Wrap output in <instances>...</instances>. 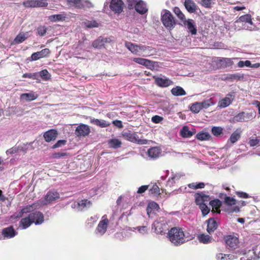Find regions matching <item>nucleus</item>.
<instances>
[{
	"mask_svg": "<svg viewBox=\"0 0 260 260\" xmlns=\"http://www.w3.org/2000/svg\"><path fill=\"white\" fill-rule=\"evenodd\" d=\"M200 104L201 105V108L202 109L203 108H208L211 105H213V103L210 100H209L200 103Z\"/></svg>",
	"mask_w": 260,
	"mask_h": 260,
	"instance_id": "obj_59",
	"label": "nucleus"
},
{
	"mask_svg": "<svg viewBox=\"0 0 260 260\" xmlns=\"http://www.w3.org/2000/svg\"><path fill=\"white\" fill-rule=\"evenodd\" d=\"M136 229L138 230L140 233L143 235L146 234L148 232L147 228L145 226H138L136 228Z\"/></svg>",
	"mask_w": 260,
	"mask_h": 260,
	"instance_id": "obj_63",
	"label": "nucleus"
},
{
	"mask_svg": "<svg viewBox=\"0 0 260 260\" xmlns=\"http://www.w3.org/2000/svg\"><path fill=\"white\" fill-rule=\"evenodd\" d=\"M59 198V194L57 191H49L45 197L44 201H40L41 206L51 203Z\"/></svg>",
	"mask_w": 260,
	"mask_h": 260,
	"instance_id": "obj_8",
	"label": "nucleus"
},
{
	"mask_svg": "<svg viewBox=\"0 0 260 260\" xmlns=\"http://www.w3.org/2000/svg\"><path fill=\"white\" fill-rule=\"evenodd\" d=\"M37 98V96L34 93H24L21 94L20 99L21 101L30 102L35 100Z\"/></svg>",
	"mask_w": 260,
	"mask_h": 260,
	"instance_id": "obj_29",
	"label": "nucleus"
},
{
	"mask_svg": "<svg viewBox=\"0 0 260 260\" xmlns=\"http://www.w3.org/2000/svg\"><path fill=\"white\" fill-rule=\"evenodd\" d=\"M152 229H154L156 233L162 235L168 230V226L163 221H155L152 224Z\"/></svg>",
	"mask_w": 260,
	"mask_h": 260,
	"instance_id": "obj_7",
	"label": "nucleus"
},
{
	"mask_svg": "<svg viewBox=\"0 0 260 260\" xmlns=\"http://www.w3.org/2000/svg\"><path fill=\"white\" fill-rule=\"evenodd\" d=\"M41 206H42L40 202L35 203L31 205L27 206L23 208L17 215H14V218L20 217L22 216L23 213H31V212L32 213L35 209L40 208Z\"/></svg>",
	"mask_w": 260,
	"mask_h": 260,
	"instance_id": "obj_9",
	"label": "nucleus"
},
{
	"mask_svg": "<svg viewBox=\"0 0 260 260\" xmlns=\"http://www.w3.org/2000/svg\"><path fill=\"white\" fill-rule=\"evenodd\" d=\"M234 99L233 93H230L226 95L224 98L221 99L218 103V106L220 108H224L229 106Z\"/></svg>",
	"mask_w": 260,
	"mask_h": 260,
	"instance_id": "obj_15",
	"label": "nucleus"
},
{
	"mask_svg": "<svg viewBox=\"0 0 260 260\" xmlns=\"http://www.w3.org/2000/svg\"><path fill=\"white\" fill-rule=\"evenodd\" d=\"M121 142L117 139H111L108 141V145L109 148L116 149L121 147Z\"/></svg>",
	"mask_w": 260,
	"mask_h": 260,
	"instance_id": "obj_35",
	"label": "nucleus"
},
{
	"mask_svg": "<svg viewBox=\"0 0 260 260\" xmlns=\"http://www.w3.org/2000/svg\"><path fill=\"white\" fill-rule=\"evenodd\" d=\"M259 142V140L257 139H250L248 144L251 147H253L257 145Z\"/></svg>",
	"mask_w": 260,
	"mask_h": 260,
	"instance_id": "obj_64",
	"label": "nucleus"
},
{
	"mask_svg": "<svg viewBox=\"0 0 260 260\" xmlns=\"http://www.w3.org/2000/svg\"><path fill=\"white\" fill-rule=\"evenodd\" d=\"M32 223L29 215L28 217L22 218L20 221V224L22 226L23 229L28 228Z\"/></svg>",
	"mask_w": 260,
	"mask_h": 260,
	"instance_id": "obj_44",
	"label": "nucleus"
},
{
	"mask_svg": "<svg viewBox=\"0 0 260 260\" xmlns=\"http://www.w3.org/2000/svg\"><path fill=\"white\" fill-rule=\"evenodd\" d=\"M92 46L95 48H101L102 47H104L103 43L101 41L100 38L93 42Z\"/></svg>",
	"mask_w": 260,
	"mask_h": 260,
	"instance_id": "obj_55",
	"label": "nucleus"
},
{
	"mask_svg": "<svg viewBox=\"0 0 260 260\" xmlns=\"http://www.w3.org/2000/svg\"><path fill=\"white\" fill-rule=\"evenodd\" d=\"M78 205L81 210H83L89 208L91 205V203L87 200H83L79 201L78 203Z\"/></svg>",
	"mask_w": 260,
	"mask_h": 260,
	"instance_id": "obj_41",
	"label": "nucleus"
},
{
	"mask_svg": "<svg viewBox=\"0 0 260 260\" xmlns=\"http://www.w3.org/2000/svg\"><path fill=\"white\" fill-rule=\"evenodd\" d=\"M68 4L71 6L81 9L92 7L90 2L85 0H67Z\"/></svg>",
	"mask_w": 260,
	"mask_h": 260,
	"instance_id": "obj_6",
	"label": "nucleus"
},
{
	"mask_svg": "<svg viewBox=\"0 0 260 260\" xmlns=\"http://www.w3.org/2000/svg\"><path fill=\"white\" fill-rule=\"evenodd\" d=\"M211 137L210 135L208 133L201 132L198 133L196 135V138L201 141H206L209 140Z\"/></svg>",
	"mask_w": 260,
	"mask_h": 260,
	"instance_id": "obj_43",
	"label": "nucleus"
},
{
	"mask_svg": "<svg viewBox=\"0 0 260 260\" xmlns=\"http://www.w3.org/2000/svg\"><path fill=\"white\" fill-rule=\"evenodd\" d=\"M163 120V117L158 116L155 115L153 116L151 118V121L154 123H159L161 122Z\"/></svg>",
	"mask_w": 260,
	"mask_h": 260,
	"instance_id": "obj_62",
	"label": "nucleus"
},
{
	"mask_svg": "<svg viewBox=\"0 0 260 260\" xmlns=\"http://www.w3.org/2000/svg\"><path fill=\"white\" fill-rule=\"evenodd\" d=\"M184 5L187 11L190 13L195 12L197 10V6L192 0H185Z\"/></svg>",
	"mask_w": 260,
	"mask_h": 260,
	"instance_id": "obj_23",
	"label": "nucleus"
},
{
	"mask_svg": "<svg viewBox=\"0 0 260 260\" xmlns=\"http://www.w3.org/2000/svg\"><path fill=\"white\" fill-rule=\"evenodd\" d=\"M23 5L26 8L45 7L48 5L46 0H27Z\"/></svg>",
	"mask_w": 260,
	"mask_h": 260,
	"instance_id": "obj_5",
	"label": "nucleus"
},
{
	"mask_svg": "<svg viewBox=\"0 0 260 260\" xmlns=\"http://www.w3.org/2000/svg\"><path fill=\"white\" fill-rule=\"evenodd\" d=\"M201 110H202L201 105L199 102L193 104L190 107V110L194 113H199Z\"/></svg>",
	"mask_w": 260,
	"mask_h": 260,
	"instance_id": "obj_48",
	"label": "nucleus"
},
{
	"mask_svg": "<svg viewBox=\"0 0 260 260\" xmlns=\"http://www.w3.org/2000/svg\"><path fill=\"white\" fill-rule=\"evenodd\" d=\"M83 25L88 28L98 27L100 24L95 20H86L83 22Z\"/></svg>",
	"mask_w": 260,
	"mask_h": 260,
	"instance_id": "obj_40",
	"label": "nucleus"
},
{
	"mask_svg": "<svg viewBox=\"0 0 260 260\" xmlns=\"http://www.w3.org/2000/svg\"><path fill=\"white\" fill-rule=\"evenodd\" d=\"M200 209L202 211V214L204 216L206 215L209 212L210 209L208 207L206 204H201L199 206Z\"/></svg>",
	"mask_w": 260,
	"mask_h": 260,
	"instance_id": "obj_53",
	"label": "nucleus"
},
{
	"mask_svg": "<svg viewBox=\"0 0 260 260\" xmlns=\"http://www.w3.org/2000/svg\"><path fill=\"white\" fill-rule=\"evenodd\" d=\"M90 132V128L87 125L81 124L77 127L75 134L78 137H85L89 134Z\"/></svg>",
	"mask_w": 260,
	"mask_h": 260,
	"instance_id": "obj_14",
	"label": "nucleus"
},
{
	"mask_svg": "<svg viewBox=\"0 0 260 260\" xmlns=\"http://www.w3.org/2000/svg\"><path fill=\"white\" fill-rule=\"evenodd\" d=\"M2 235L5 238H11L16 235L17 233L15 231L12 226L5 228L2 232Z\"/></svg>",
	"mask_w": 260,
	"mask_h": 260,
	"instance_id": "obj_21",
	"label": "nucleus"
},
{
	"mask_svg": "<svg viewBox=\"0 0 260 260\" xmlns=\"http://www.w3.org/2000/svg\"><path fill=\"white\" fill-rule=\"evenodd\" d=\"M195 198L196 203L199 206L201 204H205V202H208L209 200V197L208 196L198 193L195 194Z\"/></svg>",
	"mask_w": 260,
	"mask_h": 260,
	"instance_id": "obj_24",
	"label": "nucleus"
},
{
	"mask_svg": "<svg viewBox=\"0 0 260 260\" xmlns=\"http://www.w3.org/2000/svg\"><path fill=\"white\" fill-rule=\"evenodd\" d=\"M90 121L91 123L101 127H106L110 125L108 122L102 119L90 118Z\"/></svg>",
	"mask_w": 260,
	"mask_h": 260,
	"instance_id": "obj_30",
	"label": "nucleus"
},
{
	"mask_svg": "<svg viewBox=\"0 0 260 260\" xmlns=\"http://www.w3.org/2000/svg\"><path fill=\"white\" fill-rule=\"evenodd\" d=\"M136 11L140 14H144L148 11L146 3L140 0L135 7Z\"/></svg>",
	"mask_w": 260,
	"mask_h": 260,
	"instance_id": "obj_22",
	"label": "nucleus"
},
{
	"mask_svg": "<svg viewBox=\"0 0 260 260\" xmlns=\"http://www.w3.org/2000/svg\"><path fill=\"white\" fill-rule=\"evenodd\" d=\"M216 257L218 260H232L234 256L232 254L218 253Z\"/></svg>",
	"mask_w": 260,
	"mask_h": 260,
	"instance_id": "obj_46",
	"label": "nucleus"
},
{
	"mask_svg": "<svg viewBox=\"0 0 260 260\" xmlns=\"http://www.w3.org/2000/svg\"><path fill=\"white\" fill-rule=\"evenodd\" d=\"M245 22L250 23V24H252V22L251 20V17L249 14H246L243 16H241L239 18V19L236 20V22Z\"/></svg>",
	"mask_w": 260,
	"mask_h": 260,
	"instance_id": "obj_42",
	"label": "nucleus"
},
{
	"mask_svg": "<svg viewBox=\"0 0 260 260\" xmlns=\"http://www.w3.org/2000/svg\"><path fill=\"white\" fill-rule=\"evenodd\" d=\"M172 93L175 96L184 95L186 94L185 90L180 86H177L171 90Z\"/></svg>",
	"mask_w": 260,
	"mask_h": 260,
	"instance_id": "obj_39",
	"label": "nucleus"
},
{
	"mask_svg": "<svg viewBox=\"0 0 260 260\" xmlns=\"http://www.w3.org/2000/svg\"><path fill=\"white\" fill-rule=\"evenodd\" d=\"M183 24L187 26V28L192 35H196L197 34V29L193 24V21L191 19L185 20Z\"/></svg>",
	"mask_w": 260,
	"mask_h": 260,
	"instance_id": "obj_33",
	"label": "nucleus"
},
{
	"mask_svg": "<svg viewBox=\"0 0 260 260\" xmlns=\"http://www.w3.org/2000/svg\"><path fill=\"white\" fill-rule=\"evenodd\" d=\"M50 53V50L45 48L40 51L35 52L31 56L32 60H37L41 58L46 57Z\"/></svg>",
	"mask_w": 260,
	"mask_h": 260,
	"instance_id": "obj_19",
	"label": "nucleus"
},
{
	"mask_svg": "<svg viewBox=\"0 0 260 260\" xmlns=\"http://www.w3.org/2000/svg\"><path fill=\"white\" fill-rule=\"evenodd\" d=\"M67 16L64 14L52 15L49 17V20L52 22L63 21L65 20Z\"/></svg>",
	"mask_w": 260,
	"mask_h": 260,
	"instance_id": "obj_34",
	"label": "nucleus"
},
{
	"mask_svg": "<svg viewBox=\"0 0 260 260\" xmlns=\"http://www.w3.org/2000/svg\"><path fill=\"white\" fill-rule=\"evenodd\" d=\"M242 131L240 128H237L231 135L229 140L232 144L236 143L241 137Z\"/></svg>",
	"mask_w": 260,
	"mask_h": 260,
	"instance_id": "obj_32",
	"label": "nucleus"
},
{
	"mask_svg": "<svg viewBox=\"0 0 260 260\" xmlns=\"http://www.w3.org/2000/svg\"><path fill=\"white\" fill-rule=\"evenodd\" d=\"M57 132L55 129H50L44 134V138L47 142L54 141L57 136Z\"/></svg>",
	"mask_w": 260,
	"mask_h": 260,
	"instance_id": "obj_18",
	"label": "nucleus"
},
{
	"mask_svg": "<svg viewBox=\"0 0 260 260\" xmlns=\"http://www.w3.org/2000/svg\"><path fill=\"white\" fill-rule=\"evenodd\" d=\"M222 131L223 129L221 127L214 126L212 128V134L216 137H218L222 134Z\"/></svg>",
	"mask_w": 260,
	"mask_h": 260,
	"instance_id": "obj_52",
	"label": "nucleus"
},
{
	"mask_svg": "<svg viewBox=\"0 0 260 260\" xmlns=\"http://www.w3.org/2000/svg\"><path fill=\"white\" fill-rule=\"evenodd\" d=\"M194 132L189 131L187 126H183L180 131V135L183 138H189L192 136Z\"/></svg>",
	"mask_w": 260,
	"mask_h": 260,
	"instance_id": "obj_38",
	"label": "nucleus"
},
{
	"mask_svg": "<svg viewBox=\"0 0 260 260\" xmlns=\"http://www.w3.org/2000/svg\"><path fill=\"white\" fill-rule=\"evenodd\" d=\"M155 82L159 86L167 87L170 85L171 81L167 79L157 78L155 79Z\"/></svg>",
	"mask_w": 260,
	"mask_h": 260,
	"instance_id": "obj_37",
	"label": "nucleus"
},
{
	"mask_svg": "<svg viewBox=\"0 0 260 260\" xmlns=\"http://www.w3.org/2000/svg\"><path fill=\"white\" fill-rule=\"evenodd\" d=\"M38 76V74L37 73H25L22 76L23 78H28L33 79H36Z\"/></svg>",
	"mask_w": 260,
	"mask_h": 260,
	"instance_id": "obj_60",
	"label": "nucleus"
},
{
	"mask_svg": "<svg viewBox=\"0 0 260 260\" xmlns=\"http://www.w3.org/2000/svg\"><path fill=\"white\" fill-rule=\"evenodd\" d=\"M245 113L241 112L234 117L233 121L234 122H243L245 120Z\"/></svg>",
	"mask_w": 260,
	"mask_h": 260,
	"instance_id": "obj_47",
	"label": "nucleus"
},
{
	"mask_svg": "<svg viewBox=\"0 0 260 260\" xmlns=\"http://www.w3.org/2000/svg\"><path fill=\"white\" fill-rule=\"evenodd\" d=\"M161 20L164 25L168 29L173 28L176 24L173 15L167 10H164L161 12Z\"/></svg>",
	"mask_w": 260,
	"mask_h": 260,
	"instance_id": "obj_3",
	"label": "nucleus"
},
{
	"mask_svg": "<svg viewBox=\"0 0 260 260\" xmlns=\"http://www.w3.org/2000/svg\"><path fill=\"white\" fill-rule=\"evenodd\" d=\"M149 191L152 194H160L159 188L156 184H154L152 185V187L150 189Z\"/></svg>",
	"mask_w": 260,
	"mask_h": 260,
	"instance_id": "obj_56",
	"label": "nucleus"
},
{
	"mask_svg": "<svg viewBox=\"0 0 260 260\" xmlns=\"http://www.w3.org/2000/svg\"><path fill=\"white\" fill-rule=\"evenodd\" d=\"M67 141L64 140H60L57 142L56 143H55L53 146V149H55L60 147H61L62 146L66 144Z\"/></svg>",
	"mask_w": 260,
	"mask_h": 260,
	"instance_id": "obj_61",
	"label": "nucleus"
},
{
	"mask_svg": "<svg viewBox=\"0 0 260 260\" xmlns=\"http://www.w3.org/2000/svg\"><path fill=\"white\" fill-rule=\"evenodd\" d=\"M215 0H202L201 4L205 8H210L212 2Z\"/></svg>",
	"mask_w": 260,
	"mask_h": 260,
	"instance_id": "obj_58",
	"label": "nucleus"
},
{
	"mask_svg": "<svg viewBox=\"0 0 260 260\" xmlns=\"http://www.w3.org/2000/svg\"><path fill=\"white\" fill-rule=\"evenodd\" d=\"M122 135L125 139L132 142L137 143L138 144L143 145L146 144L148 143L147 140L139 139L136 133L130 131L124 132Z\"/></svg>",
	"mask_w": 260,
	"mask_h": 260,
	"instance_id": "obj_4",
	"label": "nucleus"
},
{
	"mask_svg": "<svg viewBox=\"0 0 260 260\" xmlns=\"http://www.w3.org/2000/svg\"><path fill=\"white\" fill-rule=\"evenodd\" d=\"M224 202L228 206L227 210L230 212H238L239 211V208L237 206H234L236 201L234 198L227 197L225 198Z\"/></svg>",
	"mask_w": 260,
	"mask_h": 260,
	"instance_id": "obj_13",
	"label": "nucleus"
},
{
	"mask_svg": "<svg viewBox=\"0 0 260 260\" xmlns=\"http://www.w3.org/2000/svg\"><path fill=\"white\" fill-rule=\"evenodd\" d=\"M125 45L133 54L138 56L148 57L155 55L156 53L154 48L141 44H136L131 42H126Z\"/></svg>",
	"mask_w": 260,
	"mask_h": 260,
	"instance_id": "obj_1",
	"label": "nucleus"
},
{
	"mask_svg": "<svg viewBox=\"0 0 260 260\" xmlns=\"http://www.w3.org/2000/svg\"><path fill=\"white\" fill-rule=\"evenodd\" d=\"M147 153L149 157L152 158H156L160 156L161 150L158 147H152L148 150Z\"/></svg>",
	"mask_w": 260,
	"mask_h": 260,
	"instance_id": "obj_27",
	"label": "nucleus"
},
{
	"mask_svg": "<svg viewBox=\"0 0 260 260\" xmlns=\"http://www.w3.org/2000/svg\"><path fill=\"white\" fill-rule=\"evenodd\" d=\"M108 223L109 220L107 218L100 221L95 230V234L100 236L104 235L107 231Z\"/></svg>",
	"mask_w": 260,
	"mask_h": 260,
	"instance_id": "obj_11",
	"label": "nucleus"
},
{
	"mask_svg": "<svg viewBox=\"0 0 260 260\" xmlns=\"http://www.w3.org/2000/svg\"><path fill=\"white\" fill-rule=\"evenodd\" d=\"M133 61L136 63L144 66L148 69H151V70H154L155 64L156 63L155 62L151 61L147 59L140 57L134 58L133 59Z\"/></svg>",
	"mask_w": 260,
	"mask_h": 260,
	"instance_id": "obj_10",
	"label": "nucleus"
},
{
	"mask_svg": "<svg viewBox=\"0 0 260 260\" xmlns=\"http://www.w3.org/2000/svg\"><path fill=\"white\" fill-rule=\"evenodd\" d=\"M218 223L212 218L208 220L207 231L210 234L214 232L218 228Z\"/></svg>",
	"mask_w": 260,
	"mask_h": 260,
	"instance_id": "obj_26",
	"label": "nucleus"
},
{
	"mask_svg": "<svg viewBox=\"0 0 260 260\" xmlns=\"http://www.w3.org/2000/svg\"><path fill=\"white\" fill-rule=\"evenodd\" d=\"M123 3L121 0H111L110 8L116 13H120L123 11Z\"/></svg>",
	"mask_w": 260,
	"mask_h": 260,
	"instance_id": "obj_12",
	"label": "nucleus"
},
{
	"mask_svg": "<svg viewBox=\"0 0 260 260\" xmlns=\"http://www.w3.org/2000/svg\"><path fill=\"white\" fill-rule=\"evenodd\" d=\"M244 77L243 74L236 73L233 74H229L225 77L222 80H228L231 82L238 81L243 80Z\"/></svg>",
	"mask_w": 260,
	"mask_h": 260,
	"instance_id": "obj_20",
	"label": "nucleus"
},
{
	"mask_svg": "<svg viewBox=\"0 0 260 260\" xmlns=\"http://www.w3.org/2000/svg\"><path fill=\"white\" fill-rule=\"evenodd\" d=\"M29 37V32H20L14 40V43L15 44L21 43Z\"/></svg>",
	"mask_w": 260,
	"mask_h": 260,
	"instance_id": "obj_25",
	"label": "nucleus"
},
{
	"mask_svg": "<svg viewBox=\"0 0 260 260\" xmlns=\"http://www.w3.org/2000/svg\"><path fill=\"white\" fill-rule=\"evenodd\" d=\"M234 64L232 59L229 58H222L218 61V64L220 68H225L232 66Z\"/></svg>",
	"mask_w": 260,
	"mask_h": 260,
	"instance_id": "obj_28",
	"label": "nucleus"
},
{
	"mask_svg": "<svg viewBox=\"0 0 260 260\" xmlns=\"http://www.w3.org/2000/svg\"><path fill=\"white\" fill-rule=\"evenodd\" d=\"M174 13L177 16L179 19H180L183 23L185 21V17L182 11L178 7H175L174 9Z\"/></svg>",
	"mask_w": 260,
	"mask_h": 260,
	"instance_id": "obj_45",
	"label": "nucleus"
},
{
	"mask_svg": "<svg viewBox=\"0 0 260 260\" xmlns=\"http://www.w3.org/2000/svg\"><path fill=\"white\" fill-rule=\"evenodd\" d=\"M210 204L212 206V212L220 213V210H219V208L221 206V202L219 200L216 199L211 201L210 202Z\"/></svg>",
	"mask_w": 260,
	"mask_h": 260,
	"instance_id": "obj_31",
	"label": "nucleus"
},
{
	"mask_svg": "<svg viewBox=\"0 0 260 260\" xmlns=\"http://www.w3.org/2000/svg\"><path fill=\"white\" fill-rule=\"evenodd\" d=\"M22 148L23 147L22 146H19L18 147H12L11 149L8 150L7 151V153L8 154L15 153H17L18 152H19L20 151L22 150Z\"/></svg>",
	"mask_w": 260,
	"mask_h": 260,
	"instance_id": "obj_54",
	"label": "nucleus"
},
{
	"mask_svg": "<svg viewBox=\"0 0 260 260\" xmlns=\"http://www.w3.org/2000/svg\"><path fill=\"white\" fill-rule=\"evenodd\" d=\"M29 217L32 223L36 224H40L44 221V216L40 212H35L29 214Z\"/></svg>",
	"mask_w": 260,
	"mask_h": 260,
	"instance_id": "obj_16",
	"label": "nucleus"
},
{
	"mask_svg": "<svg viewBox=\"0 0 260 260\" xmlns=\"http://www.w3.org/2000/svg\"><path fill=\"white\" fill-rule=\"evenodd\" d=\"M168 238L175 246L181 245L192 238L188 237L182 229L178 227L173 228L168 232Z\"/></svg>",
	"mask_w": 260,
	"mask_h": 260,
	"instance_id": "obj_2",
	"label": "nucleus"
},
{
	"mask_svg": "<svg viewBox=\"0 0 260 260\" xmlns=\"http://www.w3.org/2000/svg\"><path fill=\"white\" fill-rule=\"evenodd\" d=\"M158 209H159V206L157 203H156L154 202H150L148 204V207L147 208V213L148 214L149 212H151L152 210H157Z\"/></svg>",
	"mask_w": 260,
	"mask_h": 260,
	"instance_id": "obj_49",
	"label": "nucleus"
},
{
	"mask_svg": "<svg viewBox=\"0 0 260 260\" xmlns=\"http://www.w3.org/2000/svg\"><path fill=\"white\" fill-rule=\"evenodd\" d=\"M139 1L140 0H126L128 8L129 9H133Z\"/></svg>",
	"mask_w": 260,
	"mask_h": 260,
	"instance_id": "obj_57",
	"label": "nucleus"
},
{
	"mask_svg": "<svg viewBox=\"0 0 260 260\" xmlns=\"http://www.w3.org/2000/svg\"><path fill=\"white\" fill-rule=\"evenodd\" d=\"M226 244L230 247L235 248L239 244L238 238L233 235L227 236L225 238Z\"/></svg>",
	"mask_w": 260,
	"mask_h": 260,
	"instance_id": "obj_17",
	"label": "nucleus"
},
{
	"mask_svg": "<svg viewBox=\"0 0 260 260\" xmlns=\"http://www.w3.org/2000/svg\"><path fill=\"white\" fill-rule=\"evenodd\" d=\"M198 239L200 242L204 244H208L211 243L212 241V237L208 235L202 234L198 236Z\"/></svg>",
	"mask_w": 260,
	"mask_h": 260,
	"instance_id": "obj_36",
	"label": "nucleus"
},
{
	"mask_svg": "<svg viewBox=\"0 0 260 260\" xmlns=\"http://www.w3.org/2000/svg\"><path fill=\"white\" fill-rule=\"evenodd\" d=\"M40 76L41 77V78L44 80H48L50 77L51 75L48 72L47 70H44L42 71H41L40 73Z\"/></svg>",
	"mask_w": 260,
	"mask_h": 260,
	"instance_id": "obj_50",
	"label": "nucleus"
},
{
	"mask_svg": "<svg viewBox=\"0 0 260 260\" xmlns=\"http://www.w3.org/2000/svg\"><path fill=\"white\" fill-rule=\"evenodd\" d=\"M47 30V27L43 25L39 26L37 29L38 34L41 37L44 36L46 34Z\"/></svg>",
	"mask_w": 260,
	"mask_h": 260,
	"instance_id": "obj_51",
	"label": "nucleus"
}]
</instances>
